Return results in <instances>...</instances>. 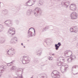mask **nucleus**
I'll list each match as a JSON object with an SVG mask.
<instances>
[{
	"instance_id": "72a5a7b5",
	"label": "nucleus",
	"mask_w": 78,
	"mask_h": 78,
	"mask_svg": "<svg viewBox=\"0 0 78 78\" xmlns=\"http://www.w3.org/2000/svg\"><path fill=\"white\" fill-rule=\"evenodd\" d=\"M48 29H49V27L48 26H46L43 29V30H47Z\"/></svg>"
},
{
	"instance_id": "9b49d317",
	"label": "nucleus",
	"mask_w": 78,
	"mask_h": 78,
	"mask_svg": "<svg viewBox=\"0 0 78 78\" xmlns=\"http://www.w3.org/2000/svg\"><path fill=\"white\" fill-rule=\"evenodd\" d=\"M71 19L72 20L76 19L77 17V14L75 12H74L72 13L71 15Z\"/></svg>"
},
{
	"instance_id": "6e6552de",
	"label": "nucleus",
	"mask_w": 78,
	"mask_h": 78,
	"mask_svg": "<svg viewBox=\"0 0 78 78\" xmlns=\"http://www.w3.org/2000/svg\"><path fill=\"white\" fill-rule=\"evenodd\" d=\"M70 9L71 11H76V5L75 4H71L69 6Z\"/></svg>"
},
{
	"instance_id": "4be33fe9",
	"label": "nucleus",
	"mask_w": 78,
	"mask_h": 78,
	"mask_svg": "<svg viewBox=\"0 0 78 78\" xmlns=\"http://www.w3.org/2000/svg\"><path fill=\"white\" fill-rule=\"evenodd\" d=\"M30 0H29L26 3V5L27 6H31L32 5H34V4H32V5H29L28 4V3H30Z\"/></svg>"
},
{
	"instance_id": "7c9ffc66",
	"label": "nucleus",
	"mask_w": 78,
	"mask_h": 78,
	"mask_svg": "<svg viewBox=\"0 0 78 78\" xmlns=\"http://www.w3.org/2000/svg\"><path fill=\"white\" fill-rule=\"evenodd\" d=\"M22 62L23 64H26V62H27L25 61V60H23V58Z\"/></svg>"
},
{
	"instance_id": "f257e3e1",
	"label": "nucleus",
	"mask_w": 78,
	"mask_h": 78,
	"mask_svg": "<svg viewBox=\"0 0 78 78\" xmlns=\"http://www.w3.org/2000/svg\"><path fill=\"white\" fill-rule=\"evenodd\" d=\"M51 76L53 78H59L61 76L57 70H54L51 73Z\"/></svg>"
},
{
	"instance_id": "e433bc0d",
	"label": "nucleus",
	"mask_w": 78,
	"mask_h": 78,
	"mask_svg": "<svg viewBox=\"0 0 78 78\" xmlns=\"http://www.w3.org/2000/svg\"><path fill=\"white\" fill-rule=\"evenodd\" d=\"M35 30V29H34V27H31L30 28H29V30Z\"/></svg>"
},
{
	"instance_id": "20e7f679",
	"label": "nucleus",
	"mask_w": 78,
	"mask_h": 78,
	"mask_svg": "<svg viewBox=\"0 0 78 78\" xmlns=\"http://www.w3.org/2000/svg\"><path fill=\"white\" fill-rule=\"evenodd\" d=\"M7 53L9 55L12 56V55H13L16 53V50L14 48H11L8 51Z\"/></svg>"
},
{
	"instance_id": "9d476101",
	"label": "nucleus",
	"mask_w": 78,
	"mask_h": 78,
	"mask_svg": "<svg viewBox=\"0 0 78 78\" xmlns=\"http://www.w3.org/2000/svg\"><path fill=\"white\" fill-rule=\"evenodd\" d=\"M57 61H59V62H58L57 63V65L58 66H60L62 64V62L61 61H64V59L62 58V57H60L58 58V59L57 60Z\"/></svg>"
},
{
	"instance_id": "58836bf2",
	"label": "nucleus",
	"mask_w": 78,
	"mask_h": 78,
	"mask_svg": "<svg viewBox=\"0 0 78 78\" xmlns=\"http://www.w3.org/2000/svg\"><path fill=\"white\" fill-rule=\"evenodd\" d=\"M34 61L35 63H36L37 62H39V61H38L34 60Z\"/></svg>"
},
{
	"instance_id": "7ed1b4c3",
	"label": "nucleus",
	"mask_w": 78,
	"mask_h": 78,
	"mask_svg": "<svg viewBox=\"0 0 78 78\" xmlns=\"http://www.w3.org/2000/svg\"><path fill=\"white\" fill-rule=\"evenodd\" d=\"M5 23L6 24V26L8 27H12V25H13V23H12V20L10 19L7 20L5 21Z\"/></svg>"
},
{
	"instance_id": "423d86ee",
	"label": "nucleus",
	"mask_w": 78,
	"mask_h": 78,
	"mask_svg": "<svg viewBox=\"0 0 78 78\" xmlns=\"http://www.w3.org/2000/svg\"><path fill=\"white\" fill-rule=\"evenodd\" d=\"M34 11H35L34 14V15H35L36 16H38V14H42L41 11V9L38 7L35 9Z\"/></svg>"
},
{
	"instance_id": "dca6fc26",
	"label": "nucleus",
	"mask_w": 78,
	"mask_h": 78,
	"mask_svg": "<svg viewBox=\"0 0 78 78\" xmlns=\"http://www.w3.org/2000/svg\"><path fill=\"white\" fill-rule=\"evenodd\" d=\"M61 45V43L58 42L57 44H55V50H58V48H59V46Z\"/></svg>"
},
{
	"instance_id": "bb28decb",
	"label": "nucleus",
	"mask_w": 78,
	"mask_h": 78,
	"mask_svg": "<svg viewBox=\"0 0 78 78\" xmlns=\"http://www.w3.org/2000/svg\"><path fill=\"white\" fill-rule=\"evenodd\" d=\"M76 68H78V66L77 65H75L73 66L72 67L71 69H76Z\"/></svg>"
},
{
	"instance_id": "a19ab883",
	"label": "nucleus",
	"mask_w": 78,
	"mask_h": 78,
	"mask_svg": "<svg viewBox=\"0 0 78 78\" xmlns=\"http://www.w3.org/2000/svg\"><path fill=\"white\" fill-rule=\"evenodd\" d=\"M21 45H22V46H23V43H21Z\"/></svg>"
},
{
	"instance_id": "49530a36",
	"label": "nucleus",
	"mask_w": 78,
	"mask_h": 78,
	"mask_svg": "<svg viewBox=\"0 0 78 78\" xmlns=\"http://www.w3.org/2000/svg\"><path fill=\"white\" fill-rule=\"evenodd\" d=\"M10 78H11V76H10Z\"/></svg>"
},
{
	"instance_id": "603ef678",
	"label": "nucleus",
	"mask_w": 78,
	"mask_h": 78,
	"mask_svg": "<svg viewBox=\"0 0 78 78\" xmlns=\"http://www.w3.org/2000/svg\"><path fill=\"white\" fill-rule=\"evenodd\" d=\"M19 29H20V28H19Z\"/></svg>"
},
{
	"instance_id": "f704fd0d",
	"label": "nucleus",
	"mask_w": 78,
	"mask_h": 78,
	"mask_svg": "<svg viewBox=\"0 0 78 78\" xmlns=\"http://www.w3.org/2000/svg\"><path fill=\"white\" fill-rule=\"evenodd\" d=\"M17 77H18V78H23V77L22 75H21L20 76H19Z\"/></svg>"
},
{
	"instance_id": "1a4fd4ad",
	"label": "nucleus",
	"mask_w": 78,
	"mask_h": 78,
	"mask_svg": "<svg viewBox=\"0 0 78 78\" xmlns=\"http://www.w3.org/2000/svg\"><path fill=\"white\" fill-rule=\"evenodd\" d=\"M61 5L62 6H63L64 7L67 8L69 5H70V2H65L62 1L61 3Z\"/></svg>"
},
{
	"instance_id": "2eb2a0df",
	"label": "nucleus",
	"mask_w": 78,
	"mask_h": 78,
	"mask_svg": "<svg viewBox=\"0 0 78 78\" xmlns=\"http://www.w3.org/2000/svg\"><path fill=\"white\" fill-rule=\"evenodd\" d=\"M7 33L8 34H11L12 33V35L15 34V31H13L12 30H8Z\"/></svg>"
},
{
	"instance_id": "37998d69",
	"label": "nucleus",
	"mask_w": 78,
	"mask_h": 78,
	"mask_svg": "<svg viewBox=\"0 0 78 78\" xmlns=\"http://www.w3.org/2000/svg\"><path fill=\"white\" fill-rule=\"evenodd\" d=\"M1 31H2V30H0V32H1Z\"/></svg>"
},
{
	"instance_id": "a878e982",
	"label": "nucleus",
	"mask_w": 78,
	"mask_h": 78,
	"mask_svg": "<svg viewBox=\"0 0 78 78\" xmlns=\"http://www.w3.org/2000/svg\"><path fill=\"white\" fill-rule=\"evenodd\" d=\"M70 31L72 33H77V30H70Z\"/></svg>"
},
{
	"instance_id": "c9c22d12",
	"label": "nucleus",
	"mask_w": 78,
	"mask_h": 78,
	"mask_svg": "<svg viewBox=\"0 0 78 78\" xmlns=\"http://www.w3.org/2000/svg\"><path fill=\"white\" fill-rule=\"evenodd\" d=\"M16 23L17 25H18L19 23V21L18 20H16Z\"/></svg>"
},
{
	"instance_id": "f8f14e48",
	"label": "nucleus",
	"mask_w": 78,
	"mask_h": 78,
	"mask_svg": "<svg viewBox=\"0 0 78 78\" xmlns=\"http://www.w3.org/2000/svg\"><path fill=\"white\" fill-rule=\"evenodd\" d=\"M15 41H17V38L16 37H14L11 39L10 41V42L11 44H16Z\"/></svg>"
},
{
	"instance_id": "de8ad7c7",
	"label": "nucleus",
	"mask_w": 78,
	"mask_h": 78,
	"mask_svg": "<svg viewBox=\"0 0 78 78\" xmlns=\"http://www.w3.org/2000/svg\"><path fill=\"white\" fill-rule=\"evenodd\" d=\"M33 2H35V0H34Z\"/></svg>"
},
{
	"instance_id": "b1692460",
	"label": "nucleus",
	"mask_w": 78,
	"mask_h": 78,
	"mask_svg": "<svg viewBox=\"0 0 78 78\" xmlns=\"http://www.w3.org/2000/svg\"><path fill=\"white\" fill-rule=\"evenodd\" d=\"M16 69V67L15 66H12L11 69V70H15Z\"/></svg>"
},
{
	"instance_id": "a211bd4d",
	"label": "nucleus",
	"mask_w": 78,
	"mask_h": 78,
	"mask_svg": "<svg viewBox=\"0 0 78 78\" xmlns=\"http://www.w3.org/2000/svg\"><path fill=\"white\" fill-rule=\"evenodd\" d=\"M36 53H37V55L38 56H41V54H42V51L40 49H38L37 50Z\"/></svg>"
},
{
	"instance_id": "ddd939ff",
	"label": "nucleus",
	"mask_w": 78,
	"mask_h": 78,
	"mask_svg": "<svg viewBox=\"0 0 78 78\" xmlns=\"http://www.w3.org/2000/svg\"><path fill=\"white\" fill-rule=\"evenodd\" d=\"M64 53L65 55H69L67 56L69 57V56H70L72 55V51H65Z\"/></svg>"
},
{
	"instance_id": "8fccbe9b",
	"label": "nucleus",
	"mask_w": 78,
	"mask_h": 78,
	"mask_svg": "<svg viewBox=\"0 0 78 78\" xmlns=\"http://www.w3.org/2000/svg\"><path fill=\"white\" fill-rule=\"evenodd\" d=\"M72 29L73 30V28H72Z\"/></svg>"
},
{
	"instance_id": "c756f323",
	"label": "nucleus",
	"mask_w": 78,
	"mask_h": 78,
	"mask_svg": "<svg viewBox=\"0 0 78 78\" xmlns=\"http://www.w3.org/2000/svg\"><path fill=\"white\" fill-rule=\"evenodd\" d=\"M50 41V40H49V39L48 38L46 39L45 40V42L47 44V43H48L49 41Z\"/></svg>"
},
{
	"instance_id": "4468645a",
	"label": "nucleus",
	"mask_w": 78,
	"mask_h": 78,
	"mask_svg": "<svg viewBox=\"0 0 78 78\" xmlns=\"http://www.w3.org/2000/svg\"><path fill=\"white\" fill-rule=\"evenodd\" d=\"M23 60H24L26 62H29L30 61V58L24 55L23 56Z\"/></svg>"
},
{
	"instance_id": "f03ea898",
	"label": "nucleus",
	"mask_w": 78,
	"mask_h": 78,
	"mask_svg": "<svg viewBox=\"0 0 78 78\" xmlns=\"http://www.w3.org/2000/svg\"><path fill=\"white\" fill-rule=\"evenodd\" d=\"M68 65L65 63H63L60 67V69L62 73H65L67 70Z\"/></svg>"
},
{
	"instance_id": "393cba45",
	"label": "nucleus",
	"mask_w": 78,
	"mask_h": 78,
	"mask_svg": "<svg viewBox=\"0 0 78 78\" xmlns=\"http://www.w3.org/2000/svg\"><path fill=\"white\" fill-rule=\"evenodd\" d=\"M67 61L68 62H70L73 61V60L72 59V57H70L69 58L67 59Z\"/></svg>"
},
{
	"instance_id": "5701e85b",
	"label": "nucleus",
	"mask_w": 78,
	"mask_h": 78,
	"mask_svg": "<svg viewBox=\"0 0 78 78\" xmlns=\"http://www.w3.org/2000/svg\"><path fill=\"white\" fill-rule=\"evenodd\" d=\"M71 57L73 60H75L76 59V56L75 55H73Z\"/></svg>"
},
{
	"instance_id": "3c124183",
	"label": "nucleus",
	"mask_w": 78,
	"mask_h": 78,
	"mask_svg": "<svg viewBox=\"0 0 78 78\" xmlns=\"http://www.w3.org/2000/svg\"><path fill=\"white\" fill-rule=\"evenodd\" d=\"M71 28H70V30H71Z\"/></svg>"
},
{
	"instance_id": "09e8293b",
	"label": "nucleus",
	"mask_w": 78,
	"mask_h": 78,
	"mask_svg": "<svg viewBox=\"0 0 78 78\" xmlns=\"http://www.w3.org/2000/svg\"><path fill=\"white\" fill-rule=\"evenodd\" d=\"M43 66H45V65H43Z\"/></svg>"
},
{
	"instance_id": "c03bdc74",
	"label": "nucleus",
	"mask_w": 78,
	"mask_h": 78,
	"mask_svg": "<svg viewBox=\"0 0 78 78\" xmlns=\"http://www.w3.org/2000/svg\"><path fill=\"white\" fill-rule=\"evenodd\" d=\"M52 55H54V56H55V54H52Z\"/></svg>"
},
{
	"instance_id": "6ab92c4d",
	"label": "nucleus",
	"mask_w": 78,
	"mask_h": 78,
	"mask_svg": "<svg viewBox=\"0 0 78 78\" xmlns=\"http://www.w3.org/2000/svg\"><path fill=\"white\" fill-rule=\"evenodd\" d=\"M72 73H73V75H76V74H78V73H76L77 72L76 70V69H71Z\"/></svg>"
},
{
	"instance_id": "a18cd8bd",
	"label": "nucleus",
	"mask_w": 78,
	"mask_h": 78,
	"mask_svg": "<svg viewBox=\"0 0 78 78\" xmlns=\"http://www.w3.org/2000/svg\"><path fill=\"white\" fill-rule=\"evenodd\" d=\"M23 48H25V46H23Z\"/></svg>"
},
{
	"instance_id": "473e14b6",
	"label": "nucleus",
	"mask_w": 78,
	"mask_h": 78,
	"mask_svg": "<svg viewBox=\"0 0 78 78\" xmlns=\"http://www.w3.org/2000/svg\"><path fill=\"white\" fill-rule=\"evenodd\" d=\"M11 63H12V62H11L10 63H7V66H8V67L11 66Z\"/></svg>"
},
{
	"instance_id": "ea45409f",
	"label": "nucleus",
	"mask_w": 78,
	"mask_h": 78,
	"mask_svg": "<svg viewBox=\"0 0 78 78\" xmlns=\"http://www.w3.org/2000/svg\"><path fill=\"white\" fill-rule=\"evenodd\" d=\"M3 11H4V12H6L7 11V10L5 9L3 10Z\"/></svg>"
},
{
	"instance_id": "39448f33",
	"label": "nucleus",
	"mask_w": 78,
	"mask_h": 78,
	"mask_svg": "<svg viewBox=\"0 0 78 78\" xmlns=\"http://www.w3.org/2000/svg\"><path fill=\"white\" fill-rule=\"evenodd\" d=\"M6 69V66L5 65H1L0 66V77L2 75V73L4 72V71Z\"/></svg>"
},
{
	"instance_id": "c85d7f7f",
	"label": "nucleus",
	"mask_w": 78,
	"mask_h": 78,
	"mask_svg": "<svg viewBox=\"0 0 78 78\" xmlns=\"http://www.w3.org/2000/svg\"><path fill=\"white\" fill-rule=\"evenodd\" d=\"M48 59L50 61H52L53 59V57H48Z\"/></svg>"
},
{
	"instance_id": "aec40b11",
	"label": "nucleus",
	"mask_w": 78,
	"mask_h": 78,
	"mask_svg": "<svg viewBox=\"0 0 78 78\" xmlns=\"http://www.w3.org/2000/svg\"><path fill=\"white\" fill-rule=\"evenodd\" d=\"M5 41H6L5 39L3 38H1L0 39V43L1 44H4Z\"/></svg>"
},
{
	"instance_id": "412c9836",
	"label": "nucleus",
	"mask_w": 78,
	"mask_h": 78,
	"mask_svg": "<svg viewBox=\"0 0 78 78\" xmlns=\"http://www.w3.org/2000/svg\"><path fill=\"white\" fill-rule=\"evenodd\" d=\"M39 2V4H40V5H42L43 4L45 3V2L44 1V0H40Z\"/></svg>"
},
{
	"instance_id": "f3484780",
	"label": "nucleus",
	"mask_w": 78,
	"mask_h": 78,
	"mask_svg": "<svg viewBox=\"0 0 78 78\" xmlns=\"http://www.w3.org/2000/svg\"><path fill=\"white\" fill-rule=\"evenodd\" d=\"M33 13V10L30 9L27 11L26 13V14L27 16H30L31 13Z\"/></svg>"
},
{
	"instance_id": "0eeeda50",
	"label": "nucleus",
	"mask_w": 78,
	"mask_h": 78,
	"mask_svg": "<svg viewBox=\"0 0 78 78\" xmlns=\"http://www.w3.org/2000/svg\"><path fill=\"white\" fill-rule=\"evenodd\" d=\"M34 32L33 34V32L31 31H30V30H29L28 31L27 34L28 37H32L33 36H35L36 34V32L35 31V30H34Z\"/></svg>"
},
{
	"instance_id": "2f4dec72",
	"label": "nucleus",
	"mask_w": 78,
	"mask_h": 78,
	"mask_svg": "<svg viewBox=\"0 0 78 78\" xmlns=\"http://www.w3.org/2000/svg\"><path fill=\"white\" fill-rule=\"evenodd\" d=\"M4 27H3V25L0 24V29H4Z\"/></svg>"
},
{
	"instance_id": "79ce46f5",
	"label": "nucleus",
	"mask_w": 78,
	"mask_h": 78,
	"mask_svg": "<svg viewBox=\"0 0 78 78\" xmlns=\"http://www.w3.org/2000/svg\"><path fill=\"white\" fill-rule=\"evenodd\" d=\"M61 0H58V2H60Z\"/></svg>"
},
{
	"instance_id": "4c0bfd02",
	"label": "nucleus",
	"mask_w": 78,
	"mask_h": 78,
	"mask_svg": "<svg viewBox=\"0 0 78 78\" xmlns=\"http://www.w3.org/2000/svg\"><path fill=\"white\" fill-rule=\"evenodd\" d=\"M9 30H15V29H14V27H11L10 28Z\"/></svg>"
},
{
	"instance_id": "cd10ccee",
	"label": "nucleus",
	"mask_w": 78,
	"mask_h": 78,
	"mask_svg": "<svg viewBox=\"0 0 78 78\" xmlns=\"http://www.w3.org/2000/svg\"><path fill=\"white\" fill-rule=\"evenodd\" d=\"M18 70L19 72H21L22 73L21 74V75H22V73H23V69H18Z\"/></svg>"
}]
</instances>
